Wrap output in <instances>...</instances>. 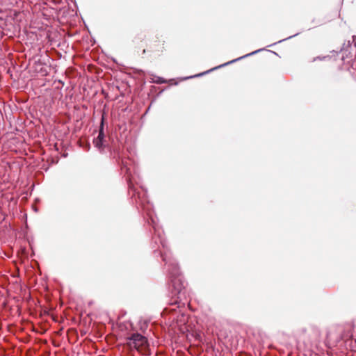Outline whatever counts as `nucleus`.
I'll return each mask as SVG.
<instances>
[{
    "instance_id": "obj_1",
    "label": "nucleus",
    "mask_w": 356,
    "mask_h": 356,
    "mask_svg": "<svg viewBox=\"0 0 356 356\" xmlns=\"http://www.w3.org/2000/svg\"><path fill=\"white\" fill-rule=\"evenodd\" d=\"M127 344L143 355H149V345L147 339L140 334H133L128 338Z\"/></svg>"
},
{
    "instance_id": "obj_5",
    "label": "nucleus",
    "mask_w": 356,
    "mask_h": 356,
    "mask_svg": "<svg viewBox=\"0 0 356 356\" xmlns=\"http://www.w3.org/2000/svg\"><path fill=\"white\" fill-rule=\"evenodd\" d=\"M332 60V57L330 56H323V57H316V58H314L313 59V62H316L317 60H321V61H325V62H329Z\"/></svg>"
},
{
    "instance_id": "obj_2",
    "label": "nucleus",
    "mask_w": 356,
    "mask_h": 356,
    "mask_svg": "<svg viewBox=\"0 0 356 356\" xmlns=\"http://www.w3.org/2000/svg\"><path fill=\"white\" fill-rule=\"evenodd\" d=\"M165 51V41L161 40H156L151 42L147 49L143 50V54H145L146 51L152 52L156 54L158 56H161Z\"/></svg>"
},
{
    "instance_id": "obj_4",
    "label": "nucleus",
    "mask_w": 356,
    "mask_h": 356,
    "mask_svg": "<svg viewBox=\"0 0 356 356\" xmlns=\"http://www.w3.org/2000/svg\"><path fill=\"white\" fill-rule=\"evenodd\" d=\"M104 122L103 120H102L99 135L94 140L93 143L95 146L101 149L103 148V140L104 138Z\"/></svg>"
},
{
    "instance_id": "obj_3",
    "label": "nucleus",
    "mask_w": 356,
    "mask_h": 356,
    "mask_svg": "<svg viewBox=\"0 0 356 356\" xmlns=\"http://www.w3.org/2000/svg\"><path fill=\"white\" fill-rule=\"evenodd\" d=\"M172 290V293L174 296H177L181 293L184 289V284L179 277H175L171 281Z\"/></svg>"
}]
</instances>
